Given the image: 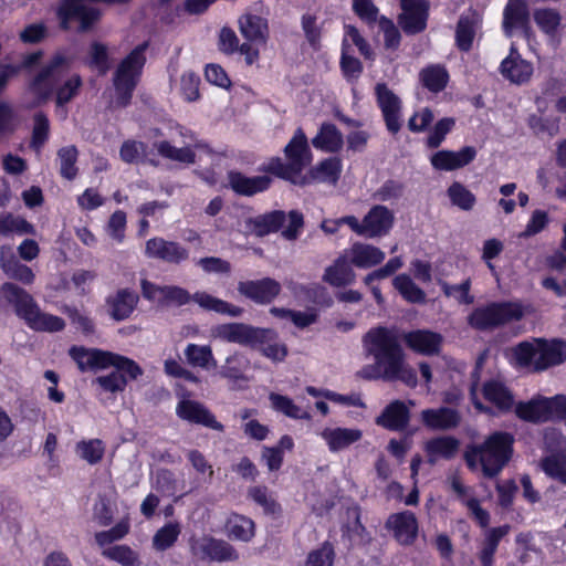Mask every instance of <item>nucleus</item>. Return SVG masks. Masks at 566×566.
I'll return each instance as SVG.
<instances>
[{
    "label": "nucleus",
    "instance_id": "nucleus-1",
    "mask_svg": "<svg viewBox=\"0 0 566 566\" xmlns=\"http://www.w3.org/2000/svg\"><path fill=\"white\" fill-rule=\"evenodd\" d=\"M364 353L374 359L357 376L364 380L401 381L410 388L418 384L416 370L406 364V355L395 328L374 326L361 338Z\"/></svg>",
    "mask_w": 566,
    "mask_h": 566
},
{
    "label": "nucleus",
    "instance_id": "nucleus-2",
    "mask_svg": "<svg viewBox=\"0 0 566 566\" xmlns=\"http://www.w3.org/2000/svg\"><path fill=\"white\" fill-rule=\"evenodd\" d=\"M515 437L503 430L491 432L482 443H470L465 447L463 459L469 470L479 467L488 479L496 478L510 463L514 454Z\"/></svg>",
    "mask_w": 566,
    "mask_h": 566
},
{
    "label": "nucleus",
    "instance_id": "nucleus-3",
    "mask_svg": "<svg viewBox=\"0 0 566 566\" xmlns=\"http://www.w3.org/2000/svg\"><path fill=\"white\" fill-rule=\"evenodd\" d=\"M214 335L220 339L258 349L272 361H283L289 349L279 342V334L272 328L256 327L244 323H224L216 326Z\"/></svg>",
    "mask_w": 566,
    "mask_h": 566
},
{
    "label": "nucleus",
    "instance_id": "nucleus-4",
    "mask_svg": "<svg viewBox=\"0 0 566 566\" xmlns=\"http://www.w3.org/2000/svg\"><path fill=\"white\" fill-rule=\"evenodd\" d=\"M149 41L136 45L117 65L113 74L115 105L126 108L130 105L134 92L138 86L147 62L146 52Z\"/></svg>",
    "mask_w": 566,
    "mask_h": 566
},
{
    "label": "nucleus",
    "instance_id": "nucleus-5",
    "mask_svg": "<svg viewBox=\"0 0 566 566\" xmlns=\"http://www.w3.org/2000/svg\"><path fill=\"white\" fill-rule=\"evenodd\" d=\"M69 354L81 371L114 367L117 373L127 376L130 380H135L143 375L142 367L134 359L113 352L72 346Z\"/></svg>",
    "mask_w": 566,
    "mask_h": 566
},
{
    "label": "nucleus",
    "instance_id": "nucleus-6",
    "mask_svg": "<svg viewBox=\"0 0 566 566\" xmlns=\"http://www.w3.org/2000/svg\"><path fill=\"white\" fill-rule=\"evenodd\" d=\"M55 17L62 31L78 34L92 32L103 18V11L85 3V0H60Z\"/></svg>",
    "mask_w": 566,
    "mask_h": 566
},
{
    "label": "nucleus",
    "instance_id": "nucleus-7",
    "mask_svg": "<svg viewBox=\"0 0 566 566\" xmlns=\"http://www.w3.org/2000/svg\"><path fill=\"white\" fill-rule=\"evenodd\" d=\"M523 310L518 303L491 302L484 306L475 307L468 316V324L476 331H491L520 321Z\"/></svg>",
    "mask_w": 566,
    "mask_h": 566
},
{
    "label": "nucleus",
    "instance_id": "nucleus-8",
    "mask_svg": "<svg viewBox=\"0 0 566 566\" xmlns=\"http://www.w3.org/2000/svg\"><path fill=\"white\" fill-rule=\"evenodd\" d=\"M501 28L506 38H512L517 32L526 39L531 36V12L527 0H507L502 13Z\"/></svg>",
    "mask_w": 566,
    "mask_h": 566
},
{
    "label": "nucleus",
    "instance_id": "nucleus-9",
    "mask_svg": "<svg viewBox=\"0 0 566 566\" xmlns=\"http://www.w3.org/2000/svg\"><path fill=\"white\" fill-rule=\"evenodd\" d=\"M375 95L387 130L394 136L397 135L402 126L401 99L387 86L386 83L376 84Z\"/></svg>",
    "mask_w": 566,
    "mask_h": 566
},
{
    "label": "nucleus",
    "instance_id": "nucleus-10",
    "mask_svg": "<svg viewBox=\"0 0 566 566\" xmlns=\"http://www.w3.org/2000/svg\"><path fill=\"white\" fill-rule=\"evenodd\" d=\"M67 65L69 61L65 55L61 53L54 54L30 81V92L42 102L49 99L54 92V82L59 77V70Z\"/></svg>",
    "mask_w": 566,
    "mask_h": 566
},
{
    "label": "nucleus",
    "instance_id": "nucleus-11",
    "mask_svg": "<svg viewBox=\"0 0 566 566\" xmlns=\"http://www.w3.org/2000/svg\"><path fill=\"white\" fill-rule=\"evenodd\" d=\"M240 295L259 305H269L282 292V285L272 277H262L260 280H247L238 283Z\"/></svg>",
    "mask_w": 566,
    "mask_h": 566
},
{
    "label": "nucleus",
    "instance_id": "nucleus-12",
    "mask_svg": "<svg viewBox=\"0 0 566 566\" xmlns=\"http://www.w3.org/2000/svg\"><path fill=\"white\" fill-rule=\"evenodd\" d=\"M144 254L148 259H155L168 264H180L189 259V250L177 241H169L161 237L148 239Z\"/></svg>",
    "mask_w": 566,
    "mask_h": 566
},
{
    "label": "nucleus",
    "instance_id": "nucleus-13",
    "mask_svg": "<svg viewBox=\"0 0 566 566\" xmlns=\"http://www.w3.org/2000/svg\"><path fill=\"white\" fill-rule=\"evenodd\" d=\"M385 527L391 532L395 541L402 546L415 544L419 533V523L413 512L406 510L390 514Z\"/></svg>",
    "mask_w": 566,
    "mask_h": 566
},
{
    "label": "nucleus",
    "instance_id": "nucleus-14",
    "mask_svg": "<svg viewBox=\"0 0 566 566\" xmlns=\"http://www.w3.org/2000/svg\"><path fill=\"white\" fill-rule=\"evenodd\" d=\"M228 187L241 197H253L268 191L273 178L266 175L247 176L239 170H229L227 172Z\"/></svg>",
    "mask_w": 566,
    "mask_h": 566
},
{
    "label": "nucleus",
    "instance_id": "nucleus-15",
    "mask_svg": "<svg viewBox=\"0 0 566 566\" xmlns=\"http://www.w3.org/2000/svg\"><path fill=\"white\" fill-rule=\"evenodd\" d=\"M343 160L337 156L327 157L311 167L298 180L300 186L327 184L336 186L342 177Z\"/></svg>",
    "mask_w": 566,
    "mask_h": 566
},
{
    "label": "nucleus",
    "instance_id": "nucleus-16",
    "mask_svg": "<svg viewBox=\"0 0 566 566\" xmlns=\"http://www.w3.org/2000/svg\"><path fill=\"white\" fill-rule=\"evenodd\" d=\"M476 155V148L473 146H464L457 151L442 149L432 154L430 164L436 170L453 171L470 165Z\"/></svg>",
    "mask_w": 566,
    "mask_h": 566
},
{
    "label": "nucleus",
    "instance_id": "nucleus-17",
    "mask_svg": "<svg viewBox=\"0 0 566 566\" xmlns=\"http://www.w3.org/2000/svg\"><path fill=\"white\" fill-rule=\"evenodd\" d=\"M20 318L35 332L54 333L65 328L64 319L60 316L41 312L33 296H31Z\"/></svg>",
    "mask_w": 566,
    "mask_h": 566
},
{
    "label": "nucleus",
    "instance_id": "nucleus-18",
    "mask_svg": "<svg viewBox=\"0 0 566 566\" xmlns=\"http://www.w3.org/2000/svg\"><path fill=\"white\" fill-rule=\"evenodd\" d=\"M537 344L538 353L534 364L535 371H543L566 361V340L562 338L537 339Z\"/></svg>",
    "mask_w": 566,
    "mask_h": 566
},
{
    "label": "nucleus",
    "instance_id": "nucleus-19",
    "mask_svg": "<svg viewBox=\"0 0 566 566\" xmlns=\"http://www.w3.org/2000/svg\"><path fill=\"white\" fill-rule=\"evenodd\" d=\"M405 344L417 354L432 356L440 353L443 337L430 329H415L403 334Z\"/></svg>",
    "mask_w": 566,
    "mask_h": 566
},
{
    "label": "nucleus",
    "instance_id": "nucleus-20",
    "mask_svg": "<svg viewBox=\"0 0 566 566\" xmlns=\"http://www.w3.org/2000/svg\"><path fill=\"white\" fill-rule=\"evenodd\" d=\"M177 415L182 420L223 431L224 427L202 403L195 400H181L177 406Z\"/></svg>",
    "mask_w": 566,
    "mask_h": 566
},
{
    "label": "nucleus",
    "instance_id": "nucleus-21",
    "mask_svg": "<svg viewBox=\"0 0 566 566\" xmlns=\"http://www.w3.org/2000/svg\"><path fill=\"white\" fill-rule=\"evenodd\" d=\"M551 398L536 396L527 401L515 405V415L518 419L531 423L551 421Z\"/></svg>",
    "mask_w": 566,
    "mask_h": 566
},
{
    "label": "nucleus",
    "instance_id": "nucleus-22",
    "mask_svg": "<svg viewBox=\"0 0 566 566\" xmlns=\"http://www.w3.org/2000/svg\"><path fill=\"white\" fill-rule=\"evenodd\" d=\"M395 221V216L386 206L376 205L364 217L365 237L376 238L387 234Z\"/></svg>",
    "mask_w": 566,
    "mask_h": 566
},
{
    "label": "nucleus",
    "instance_id": "nucleus-23",
    "mask_svg": "<svg viewBox=\"0 0 566 566\" xmlns=\"http://www.w3.org/2000/svg\"><path fill=\"white\" fill-rule=\"evenodd\" d=\"M482 396L500 413L511 412L514 407L512 390L501 380L489 379L482 385Z\"/></svg>",
    "mask_w": 566,
    "mask_h": 566
},
{
    "label": "nucleus",
    "instance_id": "nucleus-24",
    "mask_svg": "<svg viewBox=\"0 0 566 566\" xmlns=\"http://www.w3.org/2000/svg\"><path fill=\"white\" fill-rule=\"evenodd\" d=\"M410 410L401 400L388 403L376 418V423L390 431H403L410 421Z\"/></svg>",
    "mask_w": 566,
    "mask_h": 566
},
{
    "label": "nucleus",
    "instance_id": "nucleus-25",
    "mask_svg": "<svg viewBox=\"0 0 566 566\" xmlns=\"http://www.w3.org/2000/svg\"><path fill=\"white\" fill-rule=\"evenodd\" d=\"M421 421L430 430H450L461 422V416L457 409L450 407L429 408L421 411Z\"/></svg>",
    "mask_w": 566,
    "mask_h": 566
},
{
    "label": "nucleus",
    "instance_id": "nucleus-26",
    "mask_svg": "<svg viewBox=\"0 0 566 566\" xmlns=\"http://www.w3.org/2000/svg\"><path fill=\"white\" fill-rule=\"evenodd\" d=\"M286 159L302 172L312 160V151L304 130L298 127L283 149Z\"/></svg>",
    "mask_w": 566,
    "mask_h": 566
},
{
    "label": "nucleus",
    "instance_id": "nucleus-27",
    "mask_svg": "<svg viewBox=\"0 0 566 566\" xmlns=\"http://www.w3.org/2000/svg\"><path fill=\"white\" fill-rule=\"evenodd\" d=\"M424 452L430 464L437 463L443 459L450 461L454 459L460 449V441L453 436H441L429 439L424 443Z\"/></svg>",
    "mask_w": 566,
    "mask_h": 566
},
{
    "label": "nucleus",
    "instance_id": "nucleus-28",
    "mask_svg": "<svg viewBox=\"0 0 566 566\" xmlns=\"http://www.w3.org/2000/svg\"><path fill=\"white\" fill-rule=\"evenodd\" d=\"M138 300L135 292L128 289L118 290L115 295L106 298L109 316L116 322L127 319L136 308Z\"/></svg>",
    "mask_w": 566,
    "mask_h": 566
},
{
    "label": "nucleus",
    "instance_id": "nucleus-29",
    "mask_svg": "<svg viewBox=\"0 0 566 566\" xmlns=\"http://www.w3.org/2000/svg\"><path fill=\"white\" fill-rule=\"evenodd\" d=\"M352 265L346 255H339L325 269L323 281L334 287L352 285L356 281V274Z\"/></svg>",
    "mask_w": 566,
    "mask_h": 566
},
{
    "label": "nucleus",
    "instance_id": "nucleus-30",
    "mask_svg": "<svg viewBox=\"0 0 566 566\" xmlns=\"http://www.w3.org/2000/svg\"><path fill=\"white\" fill-rule=\"evenodd\" d=\"M239 30L242 36L251 43H265L269 38V22L265 18L244 13L239 20Z\"/></svg>",
    "mask_w": 566,
    "mask_h": 566
},
{
    "label": "nucleus",
    "instance_id": "nucleus-31",
    "mask_svg": "<svg viewBox=\"0 0 566 566\" xmlns=\"http://www.w3.org/2000/svg\"><path fill=\"white\" fill-rule=\"evenodd\" d=\"M312 145L317 150L336 154L344 146L342 132L333 123H323L315 137L312 138Z\"/></svg>",
    "mask_w": 566,
    "mask_h": 566
},
{
    "label": "nucleus",
    "instance_id": "nucleus-32",
    "mask_svg": "<svg viewBox=\"0 0 566 566\" xmlns=\"http://www.w3.org/2000/svg\"><path fill=\"white\" fill-rule=\"evenodd\" d=\"M31 294L19 285L6 282L0 286V312L12 306L18 317H21L25 310Z\"/></svg>",
    "mask_w": 566,
    "mask_h": 566
},
{
    "label": "nucleus",
    "instance_id": "nucleus-33",
    "mask_svg": "<svg viewBox=\"0 0 566 566\" xmlns=\"http://www.w3.org/2000/svg\"><path fill=\"white\" fill-rule=\"evenodd\" d=\"M224 531L232 541L250 542L255 534V524L252 518L232 512L226 520Z\"/></svg>",
    "mask_w": 566,
    "mask_h": 566
},
{
    "label": "nucleus",
    "instance_id": "nucleus-34",
    "mask_svg": "<svg viewBox=\"0 0 566 566\" xmlns=\"http://www.w3.org/2000/svg\"><path fill=\"white\" fill-rule=\"evenodd\" d=\"M499 71L501 75L509 82L516 85H522L531 80L534 72V67L533 64L525 59H503L500 64Z\"/></svg>",
    "mask_w": 566,
    "mask_h": 566
},
{
    "label": "nucleus",
    "instance_id": "nucleus-35",
    "mask_svg": "<svg viewBox=\"0 0 566 566\" xmlns=\"http://www.w3.org/2000/svg\"><path fill=\"white\" fill-rule=\"evenodd\" d=\"M321 436L326 441L329 451L337 452L360 440L363 433L359 429L325 428Z\"/></svg>",
    "mask_w": 566,
    "mask_h": 566
},
{
    "label": "nucleus",
    "instance_id": "nucleus-36",
    "mask_svg": "<svg viewBox=\"0 0 566 566\" xmlns=\"http://www.w3.org/2000/svg\"><path fill=\"white\" fill-rule=\"evenodd\" d=\"M200 551L206 557L216 562H234L239 558L238 552L230 543L212 536L202 539Z\"/></svg>",
    "mask_w": 566,
    "mask_h": 566
},
{
    "label": "nucleus",
    "instance_id": "nucleus-37",
    "mask_svg": "<svg viewBox=\"0 0 566 566\" xmlns=\"http://www.w3.org/2000/svg\"><path fill=\"white\" fill-rule=\"evenodd\" d=\"M385 253L377 247L356 242L350 248V262L359 269H368L380 264Z\"/></svg>",
    "mask_w": 566,
    "mask_h": 566
},
{
    "label": "nucleus",
    "instance_id": "nucleus-38",
    "mask_svg": "<svg viewBox=\"0 0 566 566\" xmlns=\"http://www.w3.org/2000/svg\"><path fill=\"white\" fill-rule=\"evenodd\" d=\"M286 221V213L283 210H272L251 219L253 232L258 237H265L280 231Z\"/></svg>",
    "mask_w": 566,
    "mask_h": 566
},
{
    "label": "nucleus",
    "instance_id": "nucleus-39",
    "mask_svg": "<svg viewBox=\"0 0 566 566\" xmlns=\"http://www.w3.org/2000/svg\"><path fill=\"white\" fill-rule=\"evenodd\" d=\"M258 171L263 172V175L270 176L271 178L273 176L294 185H298V181L295 178L301 175V171H298L289 160L287 163H284L279 156L269 158L266 163H263L258 167Z\"/></svg>",
    "mask_w": 566,
    "mask_h": 566
},
{
    "label": "nucleus",
    "instance_id": "nucleus-40",
    "mask_svg": "<svg viewBox=\"0 0 566 566\" xmlns=\"http://www.w3.org/2000/svg\"><path fill=\"white\" fill-rule=\"evenodd\" d=\"M545 475L566 486V453L554 452L543 457L538 463Z\"/></svg>",
    "mask_w": 566,
    "mask_h": 566
},
{
    "label": "nucleus",
    "instance_id": "nucleus-41",
    "mask_svg": "<svg viewBox=\"0 0 566 566\" xmlns=\"http://www.w3.org/2000/svg\"><path fill=\"white\" fill-rule=\"evenodd\" d=\"M158 155L164 159L177 161L185 165L196 163V153L191 146L176 147L168 140H160L154 144Z\"/></svg>",
    "mask_w": 566,
    "mask_h": 566
},
{
    "label": "nucleus",
    "instance_id": "nucleus-42",
    "mask_svg": "<svg viewBox=\"0 0 566 566\" xmlns=\"http://www.w3.org/2000/svg\"><path fill=\"white\" fill-rule=\"evenodd\" d=\"M429 18V8L415 11L401 12L398 15V24L408 35H416L427 29Z\"/></svg>",
    "mask_w": 566,
    "mask_h": 566
},
{
    "label": "nucleus",
    "instance_id": "nucleus-43",
    "mask_svg": "<svg viewBox=\"0 0 566 566\" xmlns=\"http://www.w3.org/2000/svg\"><path fill=\"white\" fill-rule=\"evenodd\" d=\"M476 21L474 14H461L455 28V44L462 52L472 49L475 36Z\"/></svg>",
    "mask_w": 566,
    "mask_h": 566
},
{
    "label": "nucleus",
    "instance_id": "nucleus-44",
    "mask_svg": "<svg viewBox=\"0 0 566 566\" xmlns=\"http://www.w3.org/2000/svg\"><path fill=\"white\" fill-rule=\"evenodd\" d=\"M420 81L424 88L431 93L443 91L449 82V73L442 65H429L421 70Z\"/></svg>",
    "mask_w": 566,
    "mask_h": 566
},
{
    "label": "nucleus",
    "instance_id": "nucleus-45",
    "mask_svg": "<svg viewBox=\"0 0 566 566\" xmlns=\"http://www.w3.org/2000/svg\"><path fill=\"white\" fill-rule=\"evenodd\" d=\"M533 19L538 29L548 36H554L562 24L560 13L553 8L535 9Z\"/></svg>",
    "mask_w": 566,
    "mask_h": 566
},
{
    "label": "nucleus",
    "instance_id": "nucleus-46",
    "mask_svg": "<svg viewBox=\"0 0 566 566\" xmlns=\"http://www.w3.org/2000/svg\"><path fill=\"white\" fill-rule=\"evenodd\" d=\"M392 283L395 289L409 303L423 304L426 302L424 291L420 289L409 275L399 274L394 279Z\"/></svg>",
    "mask_w": 566,
    "mask_h": 566
},
{
    "label": "nucleus",
    "instance_id": "nucleus-47",
    "mask_svg": "<svg viewBox=\"0 0 566 566\" xmlns=\"http://www.w3.org/2000/svg\"><path fill=\"white\" fill-rule=\"evenodd\" d=\"M50 137V120L48 115L40 111L33 115L30 148L40 153Z\"/></svg>",
    "mask_w": 566,
    "mask_h": 566
},
{
    "label": "nucleus",
    "instance_id": "nucleus-48",
    "mask_svg": "<svg viewBox=\"0 0 566 566\" xmlns=\"http://www.w3.org/2000/svg\"><path fill=\"white\" fill-rule=\"evenodd\" d=\"M269 399L274 410L282 412L289 418L303 420L311 419V415L296 406L294 401L287 396L271 392Z\"/></svg>",
    "mask_w": 566,
    "mask_h": 566
},
{
    "label": "nucleus",
    "instance_id": "nucleus-49",
    "mask_svg": "<svg viewBox=\"0 0 566 566\" xmlns=\"http://www.w3.org/2000/svg\"><path fill=\"white\" fill-rule=\"evenodd\" d=\"M76 452L81 459L88 464L95 465L99 463L105 454V443L101 439L81 440L76 443Z\"/></svg>",
    "mask_w": 566,
    "mask_h": 566
},
{
    "label": "nucleus",
    "instance_id": "nucleus-50",
    "mask_svg": "<svg viewBox=\"0 0 566 566\" xmlns=\"http://www.w3.org/2000/svg\"><path fill=\"white\" fill-rule=\"evenodd\" d=\"M60 160V175L66 180H73L78 174L76 167L78 150L74 145L62 147L57 150Z\"/></svg>",
    "mask_w": 566,
    "mask_h": 566
},
{
    "label": "nucleus",
    "instance_id": "nucleus-51",
    "mask_svg": "<svg viewBox=\"0 0 566 566\" xmlns=\"http://www.w3.org/2000/svg\"><path fill=\"white\" fill-rule=\"evenodd\" d=\"M447 195L453 206L464 211L472 210L476 202L475 195L459 181L449 186Z\"/></svg>",
    "mask_w": 566,
    "mask_h": 566
},
{
    "label": "nucleus",
    "instance_id": "nucleus-52",
    "mask_svg": "<svg viewBox=\"0 0 566 566\" xmlns=\"http://www.w3.org/2000/svg\"><path fill=\"white\" fill-rule=\"evenodd\" d=\"M301 27L308 45L318 51L322 46L323 24H317V17L312 13H304L301 17Z\"/></svg>",
    "mask_w": 566,
    "mask_h": 566
},
{
    "label": "nucleus",
    "instance_id": "nucleus-53",
    "mask_svg": "<svg viewBox=\"0 0 566 566\" xmlns=\"http://www.w3.org/2000/svg\"><path fill=\"white\" fill-rule=\"evenodd\" d=\"M455 126V119L453 117H443L439 119L429 132L426 145L429 149H437L444 142L447 135Z\"/></svg>",
    "mask_w": 566,
    "mask_h": 566
},
{
    "label": "nucleus",
    "instance_id": "nucleus-54",
    "mask_svg": "<svg viewBox=\"0 0 566 566\" xmlns=\"http://www.w3.org/2000/svg\"><path fill=\"white\" fill-rule=\"evenodd\" d=\"M2 270L11 279L17 280L23 284H32L34 281V273L32 269L15 258H11L7 261L2 259Z\"/></svg>",
    "mask_w": 566,
    "mask_h": 566
},
{
    "label": "nucleus",
    "instance_id": "nucleus-55",
    "mask_svg": "<svg viewBox=\"0 0 566 566\" xmlns=\"http://www.w3.org/2000/svg\"><path fill=\"white\" fill-rule=\"evenodd\" d=\"M248 494L251 500L262 506L265 514L277 515L281 513L282 507L280 503L269 495L268 488L265 485L252 486L249 489Z\"/></svg>",
    "mask_w": 566,
    "mask_h": 566
},
{
    "label": "nucleus",
    "instance_id": "nucleus-56",
    "mask_svg": "<svg viewBox=\"0 0 566 566\" xmlns=\"http://www.w3.org/2000/svg\"><path fill=\"white\" fill-rule=\"evenodd\" d=\"M180 535L178 523H167L160 527L153 537V546L160 552L170 548Z\"/></svg>",
    "mask_w": 566,
    "mask_h": 566
},
{
    "label": "nucleus",
    "instance_id": "nucleus-57",
    "mask_svg": "<svg viewBox=\"0 0 566 566\" xmlns=\"http://www.w3.org/2000/svg\"><path fill=\"white\" fill-rule=\"evenodd\" d=\"M83 80L80 74H73L61 86L55 90V103L57 106H64L70 103L80 93Z\"/></svg>",
    "mask_w": 566,
    "mask_h": 566
},
{
    "label": "nucleus",
    "instance_id": "nucleus-58",
    "mask_svg": "<svg viewBox=\"0 0 566 566\" xmlns=\"http://www.w3.org/2000/svg\"><path fill=\"white\" fill-rule=\"evenodd\" d=\"M187 363L192 367L207 368L213 360L212 350L209 346L188 344L185 349Z\"/></svg>",
    "mask_w": 566,
    "mask_h": 566
},
{
    "label": "nucleus",
    "instance_id": "nucleus-59",
    "mask_svg": "<svg viewBox=\"0 0 566 566\" xmlns=\"http://www.w3.org/2000/svg\"><path fill=\"white\" fill-rule=\"evenodd\" d=\"M90 66L95 67L101 75L111 69L109 54L104 43L94 41L90 45Z\"/></svg>",
    "mask_w": 566,
    "mask_h": 566
},
{
    "label": "nucleus",
    "instance_id": "nucleus-60",
    "mask_svg": "<svg viewBox=\"0 0 566 566\" xmlns=\"http://www.w3.org/2000/svg\"><path fill=\"white\" fill-rule=\"evenodd\" d=\"M335 559L334 546L329 542H324L318 548L308 553L306 566H333Z\"/></svg>",
    "mask_w": 566,
    "mask_h": 566
},
{
    "label": "nucleus",
    "instance_id": "nucleus-61",
    "mask_svg": "<svg viewBox=\"0 0 566 566\" xmlns=\"http://www.w3.org/2000/svg\"><path fill=\"white\" fill-rule=\"evenodd\" d=\"M339 67L344 78L349 83L356 82L364 71L360 60L349 55L344 49L342 50Z\"/></svg>",
    "mask_w": 566,
    "mask_h": 566
},
{
    "label": "nucleus",
    "instance_id": "nucleus-62",
    "mask_svg": "<svg viewBox=\"0 0 566 566\" xmlns=\"http://www.w3.org/2000/svg\"><path fill=\"white\" fill-rule=\"evenodd\" d=\"M537 348L530 342H521L513 348V358L515 360V365L518 367H534Z\"/></svg>",
    "mask_w": 566,
    "mask_h": 566
},
{
    "label": "nucleus",
    "instance_id": "nucleus-63",
    "mask_svg": "<svg viewBox=\"0 0 566 566\" xmlns=\"http://www.w3.org/2000/svg\"><path fill=\"white\" fill-rule=\"evenodd\" d=\"M104 555L123 566H134L138 562V555L127 545H115L104 552Z\"/></svg>",
    "mask_w": 566,
    "mask_h": 566
},
{
    "label": "nucleus",
    "instance_id": "nucleus-64",
    "mask_svg": "<svg viewBox=\"0 0 566 566\" xmlns=\"http://www.w3.org/2000/svg\"><path fill=\"white\" fill-rule=\"evenodd\" d=\"M147 145L134 139L125 140L119 149V157L126 164H135L145 155Z\"/></svg>",
    "mask_w": 566,
    "mask_h": 566
}]
</instances>
